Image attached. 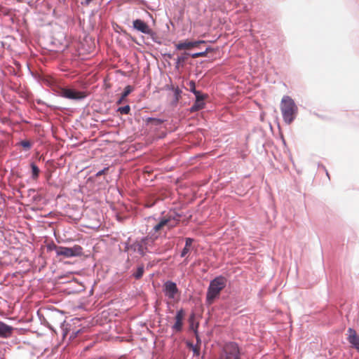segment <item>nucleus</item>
I'll list each match as a JSON object with an SVG mask.
<instances>
[{
  "label": "nucleus",
  "instance_id": "nucleus-3",
  "mask_svg": "<svg viewBox=\"0 0 359 359\" xmlns=\"http://www.w3.org/2000/svg\"><path fill=\"white\" fill-rule=\"evenodd\" d=\"M55 251L57 255L63 256L65 257H72L82 255V248L78 245H76L72 248L63 246L55 247Z\"/></svg>",
  "mask_w": 359,
  "mask_h": 359
},
{
  "label": "nucleus",
  "instance_id": "nucleus-6",
  "mask_svg": "<svg viewBox=\"0 0 359 359\" xmlns=\"http://www.w3.org/2000/svg\"><path fill=\"white\" fill-rule=\"evenodd\" d=\"M180 219H176L175 217H168L163 218L156 225L154 226L153 230L155 233H157L164 227H167L168 229H172L177 225Z\"/></svg>",
  "mask_w": 359,
  "mask_h": 359
},
{
  "label": "nucleus",
  "instance_id": "nucleus-12",
  "mask_svg": "<svg viewBox=\"0 0 359 359\" xmlns=\"http://www.w3.org/2000/svg\"><path fill=\"white\" fill-rule=\"evenodd\" d=\"M165 294L170 299H173L175 294L178 292V289L175 283L168 281L165 283Z\"/></svg>",
  "mask_w": 359,
  "mask_h": 359
},
{
  "label": "nucleus",
  "instance_id": "nucleus-17",
  "mask_svg": "<svg viewBox=\"0 0 359 359\" xmlns=\"http://www.w3.org/2000/svg\"><path fill=\"white\" fill-rule=\"evenodd\" d=\"M144 272V268L143 265L138 266L135 273H133V276L135 279H140L142 277Z\"/></svg>",
  "mask_w": 359,
  "mask_h": 359
},
{
  "label": "nucleus",
  "instance_id": "nucleus-13",
  "mask_svg": "<svg viewBox=\"0 0 359 359\" xmlns=\"http://www.w3.org/2000/svg\"><path fill=\"white\" fill-rule=\"evenodd\" d=\"M12 327L6 325L4 323H0V337H8L12 333Z\"/></svg>",
  "mask_w": 359,
  "mask_h": 359
},
{
  "label": "nucleus",
  "instance_id": "nucleus-23",
  "mask_svg": "<svg viewBox=\"0 0 359 359\" xmlns=\"http://www.w3.org/2000/svg\"><path fill=\"white\" fill-rule=\"evenodd\" d=\"M207 53H208L207 50L204 51V52L196 53H194L191 55V57L197 58V57H205L207 55Z\"/></svg>",
  "mask_w": 359,
  "mask_h": 359
},
{
  "label": "nucleus",
  "instance_id": "nucleus-18",
  "mask_svg": "<svg viewBox=\"0 0 359 359\" xmlns=\"http://www.w3.org/2000/svg\"><path fill=\"white\" fill-rule=\"evenodd\" d=\"M32 172V178L37 179L40 172L39 168L34 164H31Z\"/></svg>",
  "mask_w": 359,
  "mask_h": 359
},
{
  "label": "nucleus",
  "instance_id": "nucleus-16",
  "mask_svg": "<svg viewBox=\"0 0 359 359\" xmlns=\"http://www.w3.org/2000/svg\"><path fill=\"white\" fill-rule=\"evenodd\" d=\"M204 106H205L204 102H202L201 100H196L194 104L191 107L190 111L191 112L197 111L200 109H202L204 107Z\"/></svg>",
  "mask_w": 359,
  "mask_h": 359
},
{
  "label": "nucleus",
  "instance_id": "nucleus-25",
  "mask_svg": "<svg viewBox=\"0 0 359 359\" xmlns=\"http://www.w3.org/2000/svg\"><path fill=\"white\" fill-rule=\"evenodd\" d=\"M196 96V100H201L203 102L204 100V96L201 95V92L199 91V94H194Z\"/></svg>",
  "mask_w": 359,
  "mask_h": 359
},
{
  "label": "nucleus",
  "instance_id": "nucleus-7",
  "mask_svg": "<svg viewBox=\"0 0 359 359\" xmlns=\"http://www.w3.org/2000/svg\"><path fill=\"white\" fill-rule=\"evenodd\" d=\"M133 24L134 29L143 34H147L151 36H153L155 34V32L153 31V29H151L149 26L142 20H135Z\"/></svg>",
  "mask_w": 359,
  "mask_h": 359
},
{
  "label": "nucleus",
  "instance_id": "nucleus-27",
  "mask_svg": "<svg viewBox=\"0 0 359 359\" xmlns=\"http://www.w3.org/2000/svg\"><path fill=\"white\" fill-rule=\"evenodd\" d=\"M185 59H186V57H182H182H178L177 58V63L180 64L181 62H183L185 60Z\"/></svg>",
  "mask_w": 359,
  "mask_h": 359
},
{
  "label": "nucleus",
  "instance_id": "nucleus-2",
  "mask_svg": "<svg viewBox=\"0 0 359 359\" xmlns=\"http://www.w3.org/2000/svg\"><path fill=\"white\" fill-rule=\"evenodd\" d=\"M226 280L222 276L213 279L208 289L206 299L209 304H212L214 299L219 294L220 292L226 287Z\"/></svg>",
  "mask_w": 359,
  "mask_h": 359
},
{
  "label": "nucleus",
  "instance_id": "nucleus-10",
  "mask_svg": "<svg viewBox=\"0 0 359 359\" xmlns=\"http://www.w3.org/2000/svg\"><path fill=\"white\" fill-rule=\"evenodd\" d=\"M185 313L183 309H180L177 312L175 316V323L172 325V328L175 332H180L182 329L183 323L182 320L184 318Z\"/></svg>",
  "mask_w": 359,
  "mask_h": 359
},
{
  "label": "nucleus",
  "instance_id": "nucleus-8",
  "mask_svg": "<svg viewBox=\"0 0 359 359\" xmlns=\"http://www.w3.org/2000/svg\"><path fill=\"white\" fill-rule=\"evenodd\" d=\"M347 340L352 347L359 351V336L354 329L351 327L348 329Z\"/></svg>",
  "mask_w": 359,
  "mask_h": 359
},
{
  "label": "nucleus",
  "instance_id": "nucleus-19",
  "mask_svg": "<svg viewBox=\"0 0 359 359\" xmlns=\"http://www.w3.org/2000/svg\"><path fill=\"white\" fill-rule=\"evenodd\" d=\"M118 111L121 114H128L130 111V107L129 105H126L124 107H119L118 109Z\"/></svg>",
  "mask_w": 359,
  "mask_h": 359
},
{
  "label": "nucleus",
  "instance_id": "nucleus-24",
  "mask_svg": "<svg viewBox=\"0 0 359 359\" xmlns=\"http://www.w3.org/2000/svg\"><path fill=\"white\" fill-rule=\"evenodd\" d=\"M194 242V239L191 238H187L185 239V246L191 248L192 243Z\"/></svg>",
  "mask_w": 359,
  "mask_h": 359
},
{
  "label": "nucleus",
  "instance_id": "nucleus-26",
  "mask_svg": "<svg viewBox=\"0 0 359 359\" xmlns=\"http://www.w3.org/2000/svg\"><path fill=\"white\" fill-rule=\"evenodd\" d=\"M109 170V168H104L103 170L99 171L97 174H96V176H100L103 174H105Z\"/></svg>",
  "mask_w": 359,
  "mask_h": 359
},
{
  "label": "nucleus",
  "instance_id": "nucleus-29",
  "mask_svg": "<svg viewBox=\"0 0 359 359\" xmlns=\"http://www.w3.org/2000/svg\"><path fill=\"white\" fill-rule=\"evenodd\" d=\"M93 0H86L87 4H90Z\"/></svg>",
  "mask_w": 359,
  "mask_h": 359
},
{
  "label": "nucleus",
  "instance_id": "nucleus-14",
  "mask_svg": "<svg viewBox=\"0 0 359 359\" xmlns=\"http://www.w3.org/2000/svg\"><path fill=\"white\" fill-rule=\"evenodd\" d=\"M133 90V88L131 86H127L121 94V97L116 102L117 104H121L126 100V97Z\"/></svg>",
  "mask_w": 359,
  "mask_h": 359
},
{
  "label": "nucleus",
  "instance_id": "nucleus-28",
  "mask_svg": "<svg viewBox=\"0 0 359 359\" xmlns=\"http://www.w3.org/2000/svg\"><path fill=\"white\" fill-rule=\"evenodd\" d=\"M193 351L194 352V353L196 355H199V348H197V347H195L193 348Z\"/></svg>",
  "mask_w": 359,
  "mask_h": 359
},
{
  "label": "nucleus",
  "instance_id": "nucleus-15",
  "mask_svg": "<svg viewBox=\"0 0 359 359\" xmlns=\"http://www.w3.org/2000/svg\"><path fill=\"white\" fill-rule=\"evenodd\" d=\"M170 89L174 92V103L175 104H177L181 97L182 90L179 88V87H175L174 86H172Z\"/></svg>",
  "mask_w": 359,
  "mask_h": 359
},
{
  "label": "nucleus",
  "instance_id": "nucleus-21",
  "mask_svg": "<svg viewBox=\"0 0 359 359\" xmlns=\"http://www.w3.org/2000/svg\"><path fill=\"white\" fill-rule=\"evenodd\" d=\"M191 250V248L189 247H186L184 245V248L182 249V252H181V257H187L186 259H187L188 257H187V255L189 253Z\"/></svg>",
  "mask_w": 359,
  "mask_h": 359
},
{
  "label": "nucleus",
  "instance_id": "nucleus-5",
  "mask_svg": "<svg viewBox=\"0 0 359 359\" xmlns=\"http://www.w3.org/2000/svg\"><path fill=\"white\" fill-rule=\"evenodd\" d=\"M59 95L70 100H82L87 95L83 91H78L69 88H61L59 91Z\"/></svg>",
  "mask_w": 359,
  "mask_h": 359
},
{
  "label": "nucleus",
  "instance_id": "nucleus-9",
  "mask_svg": "<svg viewBox=\"0 0 359 359\" xmlns=\"http://www.w3.org/2000/svg\"><path fill=\"white\" fill-rule=\"evenodd\" d=\"M201 43H205L204 41H185L183 42H180L175 44V48L177 50H190L193 48L198 47Z\"/></svg>",
  "mask_w": 359,
  "mask_h": 359
},
{
  "label": "nucleus",
  "instance_id": "nucleus-22",
  "mask_svg": "<svg viewBox=\"0 0 359 359\" xmlns=\"http://www.w3.org/2000/svg\"><path fill=\"white\" fill-rule=\"evenodd\" d=\"M20 145L25 149L28 150L31 148L32 144L28 140H23L20 142Z\"/></svg>",
  "mask_w": 359,
  "mask_h": 359
},
{
  "label": "nucleus",
  "instance_id": "nucleus-11",
  "mask_svg": "<svg viewBox=\"0 0 359 359\" xmlns=\"http://www.w3.org/2000/svg\"><path fill=\"white\" fill-rule=\"evenodd\" d=\"M158 237V235H152L150 238L146 237L145 238L142 239L140 243L137 244V251L138 252L142 255L144 256L145 255V250H147V248L144 246L147 245L149 243V241L151 240V242H153L154 240H156Z\"/></svg>",
  "mask_w": 359,
  "mask_h": 359
},
{
  "label": "nucleus",
  "instance_id": "nucleus-4",
  "mask_svg": "<svg viewBox=\"0 0 359 359\" xmlns=\"http://www.w3.org/2000/svg\"><path fill=\"white\" fill-rule=\"evenodd\" d=\"M220 359H240L238 346L235 343L226 344L224 346Z\"/></svg>",
  "mask_w": 359,
  "mask_h": 359
},
{
  "label": "nucleus",
  "instance_id": "nucleus-20",
  "mask_svg": "<svg viewBox=\"0 0 359 359\" xmlns=\"http://www.w3.org/2000/svg\"><path fill=\"white\" fill-rule=\"evenodd\" d=\"M189 86L190 90L194 94H199V91L196 90V84H195V82L194 81H189Z\"/></svg>",
  "mask_w": 359,
  "mask_h": 359
},
{
  "label": "nucleus",
  "instance_id": "nucleus-1",
  "mask_svg": "<svg viewBox=\"0 0 359 359\" xmlns=\"http://www.w3.org/2000/svg\"><path fill=\"white\" fill-rule=\"evenodd\" d=\"M280 110L284 121L287 124H290L296 118L298 107L290 96L285 95L280 102Z\"/></svg>",
  "mask_w": 359,
  "mask_h": 359
}]
</instances>
